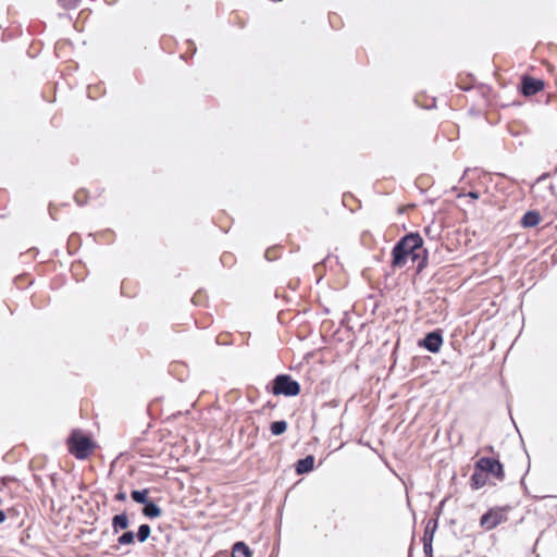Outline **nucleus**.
Listing matches in <instances>:
<instances>
[{"label": "nucleus", "instance_id": "nucleus-1", "mask_svg": "<svg viewBox=\"0 0 557 557\" xmlns=\"http://www.w3.org/2000/svg\"><path fill=\"white\" fill-rule=\"evenodd\" d=\"M392 267L403 269L409 260L417 262V272L420 273L428 265V251L423 247V239L418 233H409L401 237L392 250Z\"/></svg>", "mask_w": 557, "mask_h": 557}, {"label": "nucleus", "instance_id": "nucleus-2", "mask_svg": "<svg viewBox=\"0 0 557 557\" xmlns=\"http://www.w3.org/2000/svg\"><path fill=\"white\" fill-rule=\"evenodd\" d=\"M69 450L77 459H86L94 450L92 441L81 431H73L67 440Z\"/></svg>", "mask_w": 557, "mask_h": 557}, {"label": "nucleus", "instance_id": "nucleus-3", "mask_svg": "<svg viewBox=\"0 0 557 557\" xmlns=\"http://www.w3.org/2000/svg\"><path fill=\"white\" fill-rule=\"evenodd\" d=\"M274 395L296 396L300 392V385L287 374H280L273 381Z\"/></svg>", "mask_w": 557, "mask_h": 557}, {"label": "nucleus", "instance_id": "nucleus-4", "mask_svg": "<svg viewBox=\"0 0 557 557\" xmlns=\"http://www.w3.org/2000/svg\"><path fill=\"white\" fill-rule=\"evenodd\" d=\"M475 468L476 470L483 471L485 474L491 473L498 480H503L505 476L503 465L496 459L482 457L476 461Z\"/></svg>", "mask_w": 557, "mask_h": 557}, {"label": "nucleus", "instance_id": "nucleus-5", "mask_svg": "<svg viewBox=\"0 0 557 557\" xmlns=\"http://www.w3.org/2000/svg\"><path fill=\"white\" fill-rule=\"evenodd\" d=\"M504 513L498 509H490L480 519V525L484 530H492L496 528L503 520Z\"/></svg>", "mask_w": 557, "mask_h": 557}, {"label": "nucleus", "instance_id": "nucleus-6", "mask_svg": "<svg viewBox=\"0 0 557 557\" xmlns=\"http://www.w3.org/2000/svg\"><path fill=\"white\" fill-rule=\"evenodd\" d=\"M421 345L430 352H438L443 345V336L440 331L428 333Z\"/></svg>", "mask_w": 557, "mask_h": 557}, {"label": "nucleus", "instance_id": "nucleus-7", "mask_svg": "<svg viewBox=\"0 0 557 557\" xmlns=\"http://www.w3.org/2000/svg\"><path fill=\"white\" fill-rule=\"evenodd\" d=\"M544 88V83L530 76L522 79V94L524 96H533Z\"/></svg>", "mask_w": 557, "mask_h": 557}, {"label": "nucleus", "instance_id": "nucleus-8", "mask_svg": "<svg viewBox=\"0 0 557 557\" xmlns=\"http://www.w3.org/2000/svg\"><path fill=\"white\" fill-rule=\"evenodd\" d=\"M541 220H542L541 215L537 211L530 210L523 214L520 223H521L522 227L530 228V227L537 226L540 224Z\"/></svg>", "mask_w": 557, "mask_h": 557}, {"label": "nucleus", "instance_id": "nucleus-9", "mask_svg": "<svg viewBox=\"0 0 557 557\" xmlns=\"http://www.w3.org/2000/svg\"><path fill=\"white\" fill-rule=\"evenodd\" d=\"M314 457L309 455L302 459H299L296 463V471L298 474L308 473L313 469Z\"/></svg>", "mask_w": 557, "mask_h": 557}, {"label": "nucleus", "instance_id": "nucleus-10", "mask_svg": "<svg viewBox=\"0 0 557 557\" xmlns=\"http://www.w3.org/2000/svg\"><path fill=\"white\" fill-rule=\"evenodd\" d=\"M129 524L128 517L125 512L115 515L112 518V529L114 533H117L120 530L127 529Z\"/></svg>", "mask_w": 557, "mask_h": 557}, {"label": "nucleus", "instance_id": "nucleus-11", "mask_svg": "<svg viewBox=\"0 0 557 557\" xmlns=\"http://www.w3.org/2000/svg\"><path fill=\"white\" fill-rule=\"evenodd\" d=\"M251 550L244 542H236L232 548V557H251Z\"/></svg>", "mask_w": 557, "mask_h": 557}, {"label": "nucleus", "instance_id": "nucleus-12", "mask_svg": "<svg viewBox=\"0 0 557 557\" xmlns=\"http://www.w3.org/2000/svg\"><path fill=\"white\" fill-rule=\"evenodd\" d=\"M486 481H487L486 474L483 471L475 469V471L471 475L472 487L475 490H479L486 484Z\"/></svg>", "mask_w": 557, "mask_h": 557}, {"label": "nucleus", "instance_id": "nucleus-13", "mask_svg": "<svg viewBox=\"0 0 557 557\" xmlns=\"http://www.w3.org/2000/svg\"><path fill=\"white\" fill-rule=\"evenodd\" d=\"M143 513L148 518H157L161 516L162 510L158 505L148 500L143 508Z\"/></svg>", "mask_w": 557, "mask_h": 557}, {"label": "nucleus", "instance_id": "nucleus-14", "mask_svg": "<svg viewBox=\"0 0 557 557\" xmlns=\"http://www.w3.org/2000/svg\"><path fill=\"white\" fill-rule=\"evenodd\" d=\"M148 493L149 491L147 488L140 490V491H133L131 496L134 502L138 504H147L148 503Z\"/></svg>", "mask_w": 557, "mask_h": 557}, {"label": "nucleus", "instance_id": "nucleus-15", "mask_svg": "<svg viewBox=\"0 0 557 557\" xmlns=\"http://www.w3.org/2000/svg\"><path fill=\"white\" fill-rule=\"evenodd\" d=\"M287 429V422L284 420L274 421L272 422L270 430L273 435H281L283 434Z\"/></svg>", "mask_w": 557, "mask_h": 557}, {"label": "nucleus", "instance_id": "nucleus-16", "mask_svg": "<svg viewBox=\"0 0 557 557\" xmlns=\"http://www.w3.org/2000/svg\"><path fill=\"white\" fill-rule=\"evenodd\" d=\"M151 532L149 524H140L136 533V537L140 543L147 541Z\"/></svg>", "mask_w": 557, "mask_h": 557}, {"label": "nucleus", "instance_id": "nucleus-17", "mask_svg": "<svg viewBox=\"0 0 557 557\" xmlns=\"http://www.w3.org/2000/svg\"><path fill=\"white\" fill-rule=\"evenodd\" d=\"M437 527L436 521L430 520L425 527L424 534H423V541H433V535L435 532V529Z\"/></svg>", "mask_w": 557, "mask_h": 557}, {"label": "nucleus", "instance_id": "nucleus-18", "mask_svg": "<svg viewBox=\"0 0 557 557\" xmlns=\"http://www.w3.org/2000/svg\"><path fill=\"white\" fill-rule=\"evenodd\" d=\"M135 540V533L133 531H126L117 539L119 545H129L133 544Z\"/></svg>", "mask_w": 557, "mask_h": 557}, {"label": "nucleus", "instance_id": "nucleus-19", "mask_svg": "<svg viewBox=\"0 0 557 557\" xmlns=\"http://www.w3.org/2000/svg\"><path fill=\"white\" fill-rule=\"evenodd\" d=\"M61 7L64 9H74L78 5L81 0H58Z\"/></svg>", "mask_w": 557, "mask_h": 557}, {"label": "nucleus", "instance_id": "nucleus-20", "mask_svg": "<svg viewBox=\"0 0 557 557\" xmlns=\"http://www.w3.org/2000/svg\"><path fill=\"white\" fill-rule=\"evenodd\" d=\"M423 550L426 556H432V541H423Z\"/></svg>", "mask_w": 557, "mask_h": 557}, {"label": "nucleus", "instance_id": "nucleus-21", "mask_svg": "<svg viewBox=\"0 0 557 557\" xmlns=\"http://www.w3.org/2000/svg\"><path fill=\"white\" fill-rule=\"evenodd\" d=\"M114 499L117 500V502H125L126 500V493L124 491H119L115 496H114Z\"/></svg>", "mask_w": 557, "mask_h": 557}, {"label": "nucleus", "instance_id": "nucleus-22", "mask_svg": "<svg viewBox=\"0 0 557 557\" xmlns=\"http://www.w3.org/2000/svg\"><path fill=\"white\" fill-rule=\"evenodd\" d=\"M480 191L476 189H471L466 196L472 198V199H479L480 198Z\"/></svg>", "mask_w": 557, "mask_h": 557}, {"label": "nucleus", "instance_id": "nucleus-23", "mask_svg": "<svg viewBox=\"0 0 557 557\" xmlns=\"http://www.w3.org/2000/svg\"><path fill=\"white\" fill-rule=\"evenodd\" d=\"M471 173H478L476 170H470V169H467L463 173V178L468 177Z\"/></svg>", "mask_w": 557, "mask_h": 557}, {"label": "nucleus", "instance_id": "nucleus-24", "mask_svg": "<svg viewBox=\"0 0 557 557\" xmlns=\"http://www.w3.org/2000/svg\"><path fill=\"white\" fill-rule=\"evenodd\" d=\"M5 512L3 510H0V523H2L5 520Z\"/></svg>", "mask_w": 557, "mask_h": 557}, {"label": "nucleus", "instance_id": "nucleus-25", "mask_svg": "<svg viewBox=\"0 0 557 557\" xmlns=\"http://www.w3.org/2000/svg\"><path fill=\"white\" fill-rule=\"evenodd\" d=\"M79 197H81V195H79V194H76V195H75V199H76L77 203L82 206V205L84 203V201H83V200H81V198H79Z\"/></svg>", "mask_w": 557, "mask_h": 557}]
</instances>
